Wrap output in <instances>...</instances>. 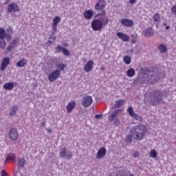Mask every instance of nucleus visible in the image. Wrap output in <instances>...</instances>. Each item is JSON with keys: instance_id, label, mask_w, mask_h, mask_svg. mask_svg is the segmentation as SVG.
Listing matches in <instances>:
<instances>
[{"instance_id": "f257e3e1", "label": "nucleus", "mask_w": 176, "mask_h": 176, "mask_svg": "<svg viewBox=\"0 0 176 176\" xmlns=\"http://www.w3.org/2000/svg\"><path fill=\"white\" fill-rule=\"evenodd\" d=\"M146 131H148V128L144 124H138L132 127L130 130L131 135H128L125 138V142L126 144H131L133 142V138L138 140V141L144 140L146 135Z\"/></svg>"}, {"instance_id": "f03ea898", "label": "nucleus", "mask_w": 176, "mask_h": 176, "mask_svg": "<svg viewBox=\"0 0 176 176\" xmlns=\"http://www.w3.org/2000/svg\"><path fill=\"white\" fill-rule=\"evenodd\" d=\"M109 18L108 16H100L99 19H94L91 23L93 31H101L104 25H108Z\"/></svg>"}, {"instance_id": "7ed1b4c3", "label": "nucleus", "mask_w": 176, "mask_h": 176, "mask_svg": "<svg viewBox=\"0 0 176 176\" xmlns=\"http://www.w3.org/2000/svg\"><path fill=\"white\" fill-rule=\"evenodd\" d=\"M107 7V2L104 0H98L95 5V10L96 12H101L96 15V17H100V16H107V11L105 8Z\"/></svg>"}, {"instance_id": "20e7f679", "label": "nucleus", "mask_w": 176, "mask_h": 176, "mask_svg": "<svg viewBox=\"0 0 176 176\" xmlns=\"http://www.w3.org/2000/svg\"><path fill=\"white\" fill-rule=\"evenodd\" d=\"M142 72L144 75H148L147 82L153 85L155 82V78L153 77V68L152 67H143L142 68Z\"/></svg>"}, {"instance_id": "39448f33", "label": "nucleus", "mask_w": 176, "mask_h": 176, "mask_svg": "<svg viewBox=\"0 0 176 176\" xmlns=\"http://www.w3.org/2000/svg\"><path fill=\"white\" fill-rule=\"evenodd\" d=\"M60 75H61V72L59 69L54 70L48 74V80L50 82H56L60 78Z\"/></svg>"}, {"instance_id": "423d86ee", "label": "nucleus", "mask_w": 176, "mask_h": 176, "mask_svg": "<svg viewBox=\"0 0 176 176\" xmlns=\"http://www.w3.org/2000/svg\"><path fill=\"white\" fill-rule=\"evenodd\" d=\"M93 104V97L87 95L83 97L82 100V105L85 108H89L90 105Z\"/></svg>"}, {"instance_id": "0eeeda50", "label": "nucleus", "mask_w": 176, "mask_h": 176, "mask_svg": "<svg viewBox=\"0 0 176 176\" xmlns=\"http://www.w3.org/2000/svg\"><path fill=\"white\" fill-rule=\"evenodd\" d=\"M9 138L12 141H17L19 140V131L16 128H12L9 131Z\"/></svg>"}, {"instance_id": "6e6552de", "label": "nucleus", "mask_w": 176, "mask_h": 176, "mask_svg": "<svg viewBox=\"0 0 176 176\" xmlns=\"http://www.w3.org/2000/svg\"><path fill=\"white\" fill-rule=\"evenodd\" d=\"M127 112L130 115V116L134 118V119L135 120H138V122H142V117L134 112V110H133V107L130 106L129 107H128Z\"/></svg>"}, {"instance_id": "1a4fd4ad", "label": "nucleus", "mask_w": 176, "mask_h": 176, "mask_svg": "<svg viewBox=\"0 0 176 176\" xmlns=\"http://www.w3.org/2000/svg\"><path fill=\"white\" fill-rule=\"evenodd\" d=\"M10 64V58L4 57L1 60V65L0 67L1 71L3 72L8 68V66Z\"/></svg>"}, {"instance_id": "9d476101", "label": "nucleus", "mask_w": 176, "mask_h": 176, "mask_svg": "<svg viewBox=\"0 0 176 176\" xmlns=\"http://www.w3.org/2000/svg\"><path fill=\"white\" fill-rule=\"evenodd\" d=\"M7 10L8 13H12V12L16 13L17 12H20V7H19V5L12 3L11 4L8 5Z\"/></svg>"}, {"instance_id": "9b49d317", "label": "nucleus", "mask_w": 176, "mask_h": 176, "mask_svg": "<svg viewBox=\"0 0 176 176\" xmlns=\"http://www.w3.org/2000/svg\"><path fill=\"white\" fill-rule=\"evenodd\" d=\"M61 18L60 16H55L52 22V33L56 34L57 32V25L60 23Z\"/></svg>"}, {"instance_id": "f8f14e48", "label": "nucleus", "mask_w": 176, "mask_h": 176, "mask_svg": "<svg viewBox=\"0 0 176 176\" xmlns=\"http://www.w3.org/2000/svg\"><path fill=\"white\" fill-rule=\"evenodd\" d=\"M75 108H76V102L75 100H71L66 106L67 113H71Z\"/></svg>"}, {"instance_id": "ddd939ff", "label": "nucleus", "mask_w": 176, "mask_h": 176, "mask_svg": "<svg viewBox=\"0 0 176 176\" xmlns=\"http://www.w3.org/2000/svg\"><path fill=\"white\" fill-rule=\"evenodd\" d=\"M120 23L122 25H124V27H133L134 25V21L133 20L129 19H122L120 20Z\"/></svg>"}, {"instance_id": "4468645a", "label": "nucleus", "mask_w": 176, "mask_h": 176, "mask_svg": "<svg viewBox=\"0 0 176 176\" xmlns=\"http://www.w3.org/2000/svg\"><path fill=\"white\" fill-rule=\"evenodd\" d=\"M94 65V61H93V60H89L85 65L84 70L85 71V72H90L93 69Z\"/></svg>"}, {"instance_id": "2eb2a0df", "label": "nucleus", "mask_w": 176, "mask_h": 176, "mask_svg": "<svg viewBox=\"0 0 176 176\" xmlns=\"http://www.w3.org/2000/svg\"><path fill=\"white\" fill-rule=\"evenodd\" d=\"M106 155L107 148L105 147H101L96 154V159H102V157H105Z\"/></svg>"}, {"instance_id": "dca6fc26", "label": "nucleus", "mask_w": 176, "mask_h": 176, "mask_svg": "<svg viewBox=\"0 0 176 176\" xmlns=\"http://www.w3.org/2000/svg\"><path fill=\"white\" fill-rule=\"evenodd\" d=\"M120 112H122L121 109L115 110L112 113L109 115V120L110 122H113L115 119H116V117L119 116V113H120Z\"/></svg>"}, {"instance_id": "f3484780", "label": "nucleus", "mask_w": 176, "mask_h": 176, "mask_svg": "<svg viewBox=\"0 0 176 176\" xmlns=\"http://www.w3.org/2000/svg\"><path fill=\"white\" fill-rule=\"evenodd\" d=\"M117 36L119 39L122 41V42H129V36L122 32H117Z\"/></svg>"}, {"instance_id": "a211bd4d", "label": "nucleus", "mask_w": 176, "mask_h": 176, "mask_svg": "<svg viewBox=\"0 0 176 176\" xmlns=\"http://www.w3.org/2000/svg\"><path fill=\"white\" fill-rule=\"evenodd\" d=\"M17 86V82H6L3 85V89L6 90H12L14 87H16Z\"/></svg>"}, {"instance_id": "6ab92c4d", "label": "nucleus", "mask_w": 176, "mask_h": 176, "mask_svg": "<svg viewBox=\"0 0 176 176\" xmlns=\"http://www.w3.org/2000/svg\"><path fill=\"white\" fill-rule=\"evenodd\" d=\"M94 13L91 10H87L84 12V17L85 20H91L93 18Z\"/></svg>"}, {"instance_id": "aec40b11", "label": "nucleus", "mask_w": 176, "mask_h": 176, "mask_svg": "<svg viewBox=\"0 0 176 176\" xmlns=\"http://www.w3.org/2000/svg\"><path fill=\"white\" fill-rule=\"evenodd\" d=\"M144 36L147 38H151L153 35V29L152 28H147L143 30Z\"/></svg>"}, {"instance_id": "412c9836", "label": "nucleus", "mask_w": 176, "mask_h": 176, "mask_svg": "<svg viewBox=\"0 0 176 176\" xmlns=\"http://www.w3.org/2000/svg\"><path fill=\"white\" fill-rule=\"evenodd\" d=\"M25 65H27V59H25L24 58L19 60L16 63V67H19V68H23V67H25Z\"/></svg>"}, {"instance_id": "4be33fe9", "label": "nucleus", "mask_w": 176, "mask_h": 176, "mask_svg": "<svg viewBox=\"0 0 176 176\" xmlns=\"http://www.w3.org/2000/svg\"><path fill=\"white\" fill-rule=\"evenodd\" d=\"M123 104H124V99H120L116 100L114 104V109H116V108H120Z\"/></svg>"}, {"instance_id": "5701e85b", "label": "nucleus", "mask_w": 176, "mask_h": 176, "mask_svg": "<svg viewBox=\"0 0 176 176\" xmlns=\"http://www.w3.org/2000/svg\"><path fill=\"white\" fill-rule=\"evenodd\" d=\"M17 109H18L17 105L12 106L9 113L10 116H14V115L17 113Z\"/></svg>"}, {"instance_id": "b1692460", "label": "nucleus", "mask_w": 176, "mask_h": 176, "mask_svg": "<svg viewBox=\"0 0 176 176\" xmlns=\"http://www.w3.org/2000/svg\"><path fill=\"white\" fill-rule=\"evenodd\" d=\"M157 48L160 53H166L167 50H168L166 45L164 44L160 45Z\"/></svg>"}, {"instance_id": "393cba45", "label": "nucleus", "mask_w": 176, "mask_h": 176, "mask_svg": "<svg viewBox=\"0 0 176 176\" xmlns=\"http://www.w3.org/2000/svg\"><path fill=\"white\" fill-rule=\"evenodd\" d=\"M126 75L129 78H133L135 75V70L133 68H130L126 72Z\"/></svg>"}, {"instance_id": "a878e982", "label": "nucleus", "mask_w": 176, "mask_h": 176, "mask_svg": "<svg viewBox=\"0 0 176 176\" xmlns=\"http://www.w3.org/2000/svg\"><path fill=\"white\" fill-rule=\"evenodd\" d=\"M18 165L22 168H24V166H25V159L23 157H19L18 159Z\"/></svg>"}, {"instance_id": "bb28decb", "label": "nucleus", "mask_w": 176, "mask_h": 176, "mask_svg": "<svg viewBox=\"0 0 176 176\" xmlns=\"http://www.w3.org/2000/svg\"><path fill=\"white\" fill-rule=\"evenodd\" d=\"M156 94H158L156 97L157 98V102H159L160 101H162V94L160 93V90H155L154 91V96H156Z\"/></svg>"}, {"instance_id": "cd10ccee", "label": "nucleus", "mask_w": 176, "mask_h": 176, "mask_svg": "<svg viewBox=\"0 0 176 176\" xmlns=\"http://www.w3.org/2000/svg\"><path fill=\"white\" fill-rule=\"evenodd\" d=\"M56 39H57V37L56 36L51 35L48 41L47 42V45H52V43H54Z\"/></svg>"}, {"instance_id": "c85d7f7f", "label": "nucleus", "mask_w": 176, "mask_h": 176, "mask_svg": "<svg viewBox=\"0 0 176 176\" xmlns=\"http://www.w3.org/2000/svg\"><path fill=\"white\" fill-rule=\"evenodd\" d=\"M123 60L125 63V64H126V65H129V64H131V57L126 55L124 56Z\"/></svg>"}, {"instance_id": "c756f323", "label": "nucleus", "mask_w": 176, "mask_h": 176, "mask_svg": "<svg viewBox=\"0 0 176 176\" xmlns=\"http://www.w3.org/2000/svg\"><path fill=\"white\" fill-rule=\"evenodd\" d=\"M6 36V32L3 28H0V39H3Z\"/></svg>"}, {"instance_id": "7c9ffc66", "label": "nucleus", "mask_w": 176, "mask_h": 176, "mask_svg": "<svg viewBox=\"0 0 176 176\" xmlns=\"http://www.w3.org/2000/svg\"><path fill=\"white\" fill-rule=\"evenodd\" d=\"M6 160H16V154L14 153H10L7 158Z\"/></svg>"}, {"instance_id": "2f4dec72", "label": "nucleus", "mask_w": 176, "mask_h": 176, "mask_svg": "<svg viewBox=\"0 0 176 176\" xmlns=\"http://www.w3.org/2000/svg\"><path fill=\"white\" fill-rule=\"evenodd\" d=\"M66 155H67V148H63L60 151V157H65Z\"/></svg>"}, {"instance_id": "473e14b6", "label": "nucleus", "mask_w": 176, "mask_h": 176, "mask_svg": "<svg viewBox=\"0 0 176 176\" xmlns=\"http://www.w3.org/2000/svg\"><path fill=\"white\" fill-rule=\"evenodd\" d=\"M157 156V151H156L155 149H151L150 151V157H156Z\"/></svg>"}, {"instance_id": "72a5a7b5", "label": "nucleus", "mask_w": 176, "mask_h": 176, "mask_svg": "<svg viewBox=\"0 0 176 176\" xmlns=\"http://www.w3.org/2000/svg\"><path fill=\"white\" fill-rule=\"evenodd\" d=\"M153 21H155V23H159L160 21V15L159 13L154 14Z\"/></svg>"}, {"instance_id": "f704fd0d", "label": "nucleus", "mask_w": 176, "mask_h": 176, "mask_svg": "<svg viewBox=\"0 0 176 176\" xmlns=\"http://www.w3.org/2000/svg\"><path fill=\"white\" fill-rule=\"evenodd\" d=\"M66 67H67V65H65V64H58L56 65V68H58V69H60V71H64Z\"/></svg>"}, {"instance_id": "c9c22d12", "label": "nucleus", "mask_w": 176, "mask_h": 176, "mask_svg": "<svg viewBox=\"0 0 176 176\" xmlns=\"http://www.w3.org/2000/svg\"><path fill=\"white\" fill-rule=\"evenodd\" d=\"M6 47V41L2 39L0 41V49H5Z\"/></svg>"}, {"instance_id": "e433bc0d", "label": "nucleus", "mask_w": 176, "mask_h": 176, "mask_svg": "<svg viewBox=\"0 0 176 176\" xmlns=\"http://www.w3.org/2000/svg\"><path fill=\"white\" fill-rule=\"evenodd\" d=\"M62 52H63L64 56H69L70 54H71V52H69L67 50V48H65V47H63V50H62Z\"/></svg>"}, {"instance_id": "4c0bfd02", "label": "nucleus", "mask_w": 176, "mask_h": 176, "mask_svg": "<svg viewBox=\"0 0 176 176\" xmlns=\"http://www.w3.org/2000/svg\"><path fill=\"white\" fill-rule=\"evenodd\" d=\"M64 47L61 45H58L55 47L56 53H60V52H63V49Z\"/></svg>"}, {"instance_id": "58836bf2", "label": "nucleus", "mask_w": 176, "mask_h": 176, "mask_svg": "<svg viewBox=\"0 0 176 176\" xmlns=\"http://www.w3.org/2000/svg\"><path fill=\"white\" fill-rule=\"evenodd\" d=\"M72 156H74V154L69 151L68 152V153L65 155V157H66V159H67L68 160H70V159L72 157Z\"/></svg>"}, {"instance_id": "ea45409f", "label": "nucleus", "mask_w": 176, "mask_h": 176, "mask_svg": "<svg viewBox=\"0 0 176 176\" xmlns=\"http://www.w3.org/2000/svg\"><path fill=\"white\" fill-rule=\"evenodd\" d=\"M16 45H17V38H14V40L12 41L10 43V45H12L14 47H16Z\"/></svg>"}, {"instance_id": "a19ab883", "label": "nucleus", "mask_w": 176, "mask_h": 176, "mask_svg": "<svg viewBox=\"0 0 176 176\" xmlns=\"http://www.w3.org/2000/svg\"><path fill=\"white\" fill-rule=\"evenodd\" d=\"M114 126H119L120 124V120H119V118H117L113 122Z\"/></svg>"}, {"instance_id": "79ce46f5", "label": "nucleus", "mask_w": 176, "mask_h": 176, "mask_svg": "<svg viewBox=\"0 0 176 176\" xmlns=\"http://www.w3.org/2000/svg\"><path fill=\"white\" fill-rule=\"evenodd\" d=\"M171 12H172L173 14H175V16H176V6H173L171 8Z\"/></svg>"}, {"instance_id": "37998d69", "label": "nucleus", "mask_w": 176, "mask_h": 176, "mask_svg": "<svg viewBox=\"0 0 176 176\" xmlns=\"http://www.w3.org/2000/svg\"><path fill=\"white\" fill-rule=\"evenodd\" d=\"M5 38L8 41V42H9V41L12 39V36L10 34H6Z\"/></svg>"}, {"instance_id": "c03bdc74", "label": "nucleus", "mask_w": 176, "mask_h": 176, "mask_svg": "<svg viewBox=\"0 0 176 176\" xmlns=\"http://www.w3.org/2000/svg\"><path fill=\"white\" fill-rule=\"evenodd\" d=\"M133 157H138L140 156V153L138 151H135V153L133 154Z\"/></svg>"}, {"instance_id": "a18cd8bd", "label": "nucleus", "mask_w": 176, "mask_h": 176, "mask_svg": "<svg viewBox=\"0 0 176 176\" xmlns=\"http://www.w3.org/2000/svg\"><path fill=\"white\" fill-rule=\"evenodd\" d=\"M138 1V0H129V3H130L131 5H134L135 3H137Z\"/></svg>"}, {"instance_id": "49530a36", "label": "nucleus", "mask_w": 176, "mask_h": 176, "mask_svg": "<svg viewBox=\"0 0 176 176\" xmlns=\"http://www.w3.org/2000/svg\"><path fill=\"white\" fill-rule=\"evenodd\" d=\"M14 47H12V45H9L8 47H7V52H11L12 51V49H13Z\"/></svg>"}, {"instance_id": "de8ad7c7", "label": "nucleus", "mask_w": 176, "mask_h": 176, "mask_svg": "<svg viewBox=\"0 0 176 176\" xmlns=\"http://www.w3.org/2000/svg\"><path fill=\"white\" fill-rule=\"evenodd\" d=\"M131 42L132 44L137 43V38H132Z\"/></svg>"}, {"instance_id": "09e8293b", "label": "nucleus", "mask_w": 176, "mask_h": 176, "mask_svg": "<svg viewBox=\"0 0 176 176\" xmlns=\"http://www.w3.org/2000/svg\"><path fill=\"white\" fill-rule=\"evenodd\" d=\"M102 116L101 114H96L95 116L96 119H100V118H102Z\"/></svg>"}, {"instance_id": "8fccbe9b", "label": "nucleus", "mask_w": 176, "mask_h": 176, "mask_svg": "<svg viewBox=\"0 0 176 176\" xmlns=\"http://www.w3.org/2000/svg\"><path fill=\"white\" fill-rule=\"evenodd\" d=\"M8 32H10V34H13V30H12V28H8Z\"/></svg>"}, {"instance_id": "3c124183", "label": "nucleus", "mask_w": 176, "mask_h": 176, "mask_svg": "<svg viewBox=\"0 0 176 176\" xmlns=\"http://www.w3.org/2000/svg\"><path fill=\"white\" fill-rule=\"evenodd\" d=\"M131 38H133H133H137V34H132Z\"/></svg>"}, {"instance_id": "603ef678", "label": "nucleus", "mask_w": 176, "mask_h": 176, "mask_svg": "<svg viewBox=\"0 0 176 176\" xmlns=\"http://www.w3.org/2000/svg\"><path fill=\"white\" fill-rule=\"evenodd\" d=\"M100 69H101L102 71H105V67H100Z\"/></svg>"}, {"instance_id": "864d4df0", "label": "nucleus", "mask_w": 176, "mask_h": 176, "mask_svg": "<svg viewBox=\"0 0 176 176\" xmlns=\"http://www.w3.org/2000/svg\"><path fill=\"white\" fill-rule=\"evenodd\" d=\"M48 133H50V134H52V133H53V131H52V129H49Z\"/></svg>"}, {"instance_id": "5fc2aeb1", "label": "nucleus", "mask_w": 176, "mask_h": 176, "mask_svg": "<svg viewBox=\"0 0 176 176\" xmlns=\"http://www.w3.org/2000/svg\"><path fill=\"white\" fill-rule=\"evenodd\" d=\"M166 30H170V26L169 25H167V26H166Z\"/></svg>"}, {"instance_id": "6e6d98bb", "label": "nucleus", "mask_w": 176, "mask_h": 176, "mask_svg": "<svg viewBox=\"0 0 176 176\" xmlns=\"http://www.w3.org/2000/svg\"><path fill=\"white\" fill-rule=\"evenodd\" d=\"M63 46H65V47H67V46H68V43H65L63 44Z\"/></svg>"}, {"instance_id": "4d7b16f0", "label": "nucleus", "mask_w": 176, "mask_h": 176, "mask_svg": "<svg viewBox=\"0 0 176 176\" xmlns=\"http://www.w3.org/2000/svg\"><path fill=\"white\" fill-rule=\"evenodd\" d=\"M163 25H164V27H166V25H167V23H163Z\"/></svg>"}, {"instance_id": "13d9d810", "label": "nucleus", "mask_w": 176, "mask_h": 176, "mask_svg": "<svg viewBox=\"0 0 176 176\" xmlns=\"http://www.w3.org/2000/svg\"><path fill=\"white\" fill-rule=\"evenodd\" d=\"M41 126H45V122H42Z\"/></svg>"}, {"instance_id": "bf43d9fd", "label": "nucleus", "mask_w": 176, "mask_h": 176, "mask_svg": "<svg viewBox=\"0 0 176 176\" xmlns=\"http://www.w3.org/2000/svg\"><path fill=\"white\" fill-rule=\"evenodd\" d=\"M118 176H125L124 175L120 174Z\"/></svg>"}, {"instance_id": "052dcab7", "label": "nucleus", "mask_w": 176, "mask_h": 176, "mask_svg": "<svg viewBox=\"0 0 176 176\" xmlns=\"http://www.w3.org/2000/svg\"><path fill=\"white\" fill-rule=\"evenodd\" d=\"M130 176H134V175H133V174H131V175H130Z\"/></svg>"}]
</instances>
